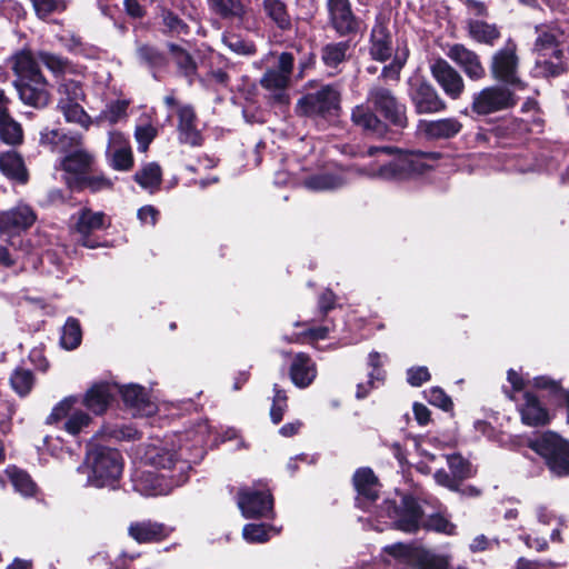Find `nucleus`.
I'll list each match as a JSON object with an SVG mask.
<instances>
[{
  "instance_id": "f257e3e1",
  "label": "nucleus",
  "mask_w": 569,
  "mask_h": 569,
  "mask_svg": "<svg viewBox=\"0 0 569 569\" xmlns=\"http://www.w3.org/2000/svg\"><path fill=\"white\" fill-rule=\"evenodd\" d=\"M190 470L189 460L178 456L173 449L150 445L141 456L140 466L132 472L131 480L140 495L162 496L186 483Z\"/></svg>"
},
{
  "instance_id": "f03ea898",
  "label": "nucleus",
  "mask_w": 569,
  "mask_h": 569,
  "mask_svg": "<svg viewBox=\"0 0 569 569\" xmlns=\"http://www.w3.org/2000/svg\"><path fill=\"white\" fill-rule=\"evenodd\" d=\"M393 149L390 147H371L367 156L375 157V161L365 167H352L350 174L386 182H402L423 174L432 168L430 161L437 159L436 153L399 152L392 159H387Z\"/></svg>"
},
{
  "instance_id": "7ed1b4c3",
  "label": "nucleus",
  "mask_w": 569,
  "mask_h": 569,
  "mask_svg": "<svg viewBox=\"0 0 569 569\" xmlns=\"http://www.w3.org/2000/svg\"><path fill=\"white\" fill-rule=\"evenodd\" d=\"M12 62V69L17 76L14 87L21 101L36 108L46 107L50 101L49 83L31 52L17 53Z\"/></svg>"
},
{
  "instance_id": "20e7f679",
  "label": "nucleus",
  "mask_w": 569,
  "mask_h": 569,
  "mask_svg": "<svg viewBox=\"0 0 569 569\" xmlns=\"http://www.w3.org/2000/svg\"><path fill=\"white\" fill-rule=\"evenodd\" d=\"M40 142L52 151L64 153L62 169L76 176L84 174L93 162V156L82 148L80 134H66L59 130L44 129L40 133Z\"/></svg>"
},
{
  "instance_id": "39448f33",
  "label": "nucleus",
  "mask_w": 569,
  "mask_h": 569,
  "mask_svg": "<svg viewBox=\"0 0 569 569\" xmlns=\"http://www.w3.org/2000/svg\"><path fill=\"white\" fill-rule=\"evenodd\" d=\"M78 471L88 472L87 483L92 487L114 489L123 471V459L116 449L96 447L88 451L84 466Z\"/></svg>"
},
{
  "instance_id": "423d86ee",
  "label": "nucleus",
  "mask_w": 569,
  "mask_h": 569,
  "mask_svg": "<svg viewBox=\"0 0 569 569\" xmlns=\"http://www.w3.org/2000/svg\"><path fill=\"white\" fill-rule=\"evenodd\" d=\"M530 447L545 458L556 476L569 475V442L555 432H545L530 442Z\"/></svg>"
},
{
  "instance_id": "0eeeda50",
  "label": "nucleus",
  "mask_w": 569,
  "mask_h": 569,
  "mask_svg": "<svg viewBox=\"0 0 569 569\" xmlns=\"http://www.w3.org/2000/svg\"><path fill=\"white\" fill-rule=\"evenodd\" d=\"M79 402L78 397L69 396L58 402L51 413L47 418L48 423H54L62 419L64 421V430L72 436H77L91 425L92 418L80 409H73Z\"/></svg>"
},
{
  "instance_id": "6e6552de",
  "label": "nucleus",
  "mask_w": 569,
  "mask_h": 569,
  "mask_svg": "<svg viewBox=\"0 0 569 569\" xmlns=\"http://www.w3.org/2000/svg\"><path fill=\"white\" fill-rule=\"evenodd\" d=\"M367 102L390 123L397 127H406V108L398 102L388 88L380 84L372 86L368 91Z\"/></svg>"
},
{
  "instance_id": "1a4fd4ad",
  "label": "nucleus",
  "mask_w": 569,
  "mask_h": 569,
  "mask_svg": "<svg viewBox=\"0 0 569 569\" xmlns=\"http://www.w3.org/2000/svg\"><path fill=\"white\" fill-rule=\"evenodd\" d=\"M292 68V54L283 52L278 59L277 67L268 69L260 80L261 86L271 93V97L276 101L280 103L288 102L286 89L289 84Z\"/></svg>"
},
{
  "instance_id": "9d476101",
  "label": "nucleus",
  "mask_w": 569,
  "mask_h": 569,
  "mask_svg": "<svg viewBox=\"0 0 569 569\" xmlns=\"http://www.w3.org/2000/svg\"><path fill=\"white\" fill-rule=\"evenodd\" d=\"M518 67L517 44L509 39L501 49L492 54L490 71L498 81L521 86V81L518 78Z\"/></svg>"
},
{
  "instance_id": "9b49d317",
  "label": "nucleus",
  "mask_w": 569,
  "mask_h": 569,
  "mask_svg": "<svg viewBox=\"0 0 569 569\" xmlns=\"http://www.w3.org/2000/svg\"><path fill=\"white\" fill-rule=\"evenodd\" d=\"M340 94L332 86H325L315 93L302 97L297 103V112L301 116L325 114L337 110Z\"/></svg>"
},
{
  "instance_id": "f8f14e48",
  "label": "nucleus",
  "mask_w": 569,
  "mask_h": 569,
  "mask_svg": "<svg viewBox=\"0 0 569 569\" xmlns=\"http://www.w3.org/2000/svg\"><path fill=\"white\" fill-rule=\"evenodd\" d=\"M511 91L501 87H487L476 93L472 99V111L478 114H490L515 104Z\"/></svg>"
},
{
  "instance_id": "ddd939ff",
  "label": "nucleus",
  "mask_w": 569,
  "mask_h": 569,
  "mask_svg": "<svg viewBox=\"0 0 569 569\" xmlns=\"http://www.w3.org/2000/svg\"><path fill=\"white\" fill-rule=\"evenodd\" d=\"M37 220L33 209L24 203L0 212V236L9 239L28 230Z\"/></svg>"
},
{
  "instance_id": "4468645a",
  "label": "nucleus",
  "mask_w": 569,
  "mask_h": 569,
  "mask_svg": "<svg viewBox=\"0 0 569 569\" xmlns=\"http://www.w3.org/2000/svg\"><path fill=\"white\" fill-rule=\"evenodd\" d=\"M450 472L439 469L435 472V480L438 485L452 491L458 490L460 483L475 475L471 463L461 455L453 453L445 456Z\"/></svg>"
},
{
  "instance_id": "2eb2a0df",
  "label": "nucleus",
  "mask_w": 569,
  "mask_h": 569,
  "mask_svg": "<svg viewBox=\"0 0 569 569\" xmlns=\"http://www.w3.org/2000/svg\"><path fill=\"white\" fill-rule=\"evenodd\" d=\"M433 79L452 100H457L465 91V81L461 74L445 59H437L430 66Z\"/></svg>"
},
{
  "instance_id": "dca6fc26",
  "label": "nucleus",
  "mask_w": 569,
  "mask_h": 569,
  "mask_svg": "<svg viewBox=\"0 0 569 569\" xmlns=\"http://www.w3.org/2000/svg\"><path fill=\"white\" fill-rule=\"evenodd\" d=\"M238 506L246 518L268 517L272 512L273 500L268 490L243 489L239 493Z\"/></svg>"
},
{
  "instance_id": "f3484780",
  "label": "nucleus",
  "mask_w": 569,
  "mask_h": 569,
  "mask_svg": "<svg viewBox=\"0 0 569 569\" xmlns=\"http://www.w3.org/2000/svg\"><path fill=\"white\" fill-rule=\"evenodd\" d=\"M425 511L412 497H402L399 506L392 507L390 517L397 529L415 532L419 529Z\"/></svg>"
},
{
  "instance_id": "a211bd4d",
  "label": "nucleus",
  "mask_w": 569,
  "mask_h": 569,
  "mask_svg": "<svg viewBox=\"0 0 569 569\" xmlns=\"http://www.w3.org/2000/svg\"><path fill=\"white\" fill-rule=\"evenodd\" d=\"M447 57L452 60L465 74L473 81L485 78L486 69L480 57L463 44L456 43L448 48Z\"/></svg>"
},
{
  "instance_id": "6ab92c4d",
  "label": "nucleus",
  "mask_w": 569,
  "mask_h": 569,
  "mask_svg": "<svg viewBox=\"0 0 569 569\" xmlns=\"http://www.w3.org/2000/svg\"><path fill=\"white\" fill-rule=\"evenodd\" d=\"M74 219V230L80 236L79 241L83 247L97 248L98 243L89 238V236L107 227L106 214L101 211H92L89 208H82Z\"/></svg>"
},
{
  "instance_id": "aec40b11",
  "label": "nucleus",
  "mask_w": 569,
  "mask_h": 569,
  "mask_svg": "<svg viewBox=\"0 0 569 569\" xmlns=\"http://www.w3.org/2000/svg\"><path fill=\"white\" fill-rule=\"evenodd\" d=\"M106 153L113 169L120 171L131 169L133 164L132 150L129 140L121 132L111 131L109 133Z\"/></svg>"
},
{
  "instance_id": "412c9836",
  "label": "nucleus",
  "mask_w": 569,
  "mask_h": 569,
  "mask_svg": "<svg viewBox=\"0 0 569 569\" xmlns=\"http://www.w3.org/2000/svg\"><path fill=\"white\" fill-rule=\"evenodd\" d=\"M410 96L418 113H436L447 108L446 102L430 83L416 82Z\"/></svg>"
},
{
  "instance_id": "4be33fe9",
  "label": "nucleus",
  "mask_w": 569,
  "mask_h": 569,
  "mask_svg": "<svg viewBox=\"0 0 569 569\" xmlns=\"http://www.w3.org/2000/svg\"><path fill=\"white\" fill-rule=\"evenodd\" d=\"M118 391L119 385L117 383H94L84 393L82 403L94 415H102L118 395Z\"/></svg>"
},
{
  "instance_id": "5701e85b",
  "label": "nucleus",
  "mask_w": 569,
  "mask_h": 569,
  "mask_svg": "<svg viewBox=\"0 0 569 569\" xmlns=\"http://www.w3.org/2000/svg\"><path fill=\"white\" fill-rule=\"evenodd\" d=\"M538 51L539 64H545L546 70L552 76L561 71L562 49L556 42L555 36L551 33L541 34L536 42Z\"/></svg>"
},
{
  "instance_id": "b1692460",
  "label": "nucleus",
  "mask_w": 569,
  "mask_h": 569,
  "mask_svg": "<svg viewBox=\"0 0 569 569\" xmlns=\"http://www.w3.org/2000/svg\"><path fill=\"white\" fill-rule=\"evenodd\" d=\"M118 395H121L126 406L131 408L134 415L151 416L156 412V405L149 400L146 389L139 385L119 386Z\"/></svg>"
},
{
  "instance_id": "393cba45",
  "label": "nucleus",
  "mask_w": 569,
  "mask_h": 569,
  "mask_svg": "<svg viewBox=\"0 0 569 569\" xmlns=\"http://www.w3.org/2000/svg\"><path fill=\"white\" fill-rule=\"evenodd\" d=\"M518 411L521 417V421L531 427L543 426L550 421L549 411L539 399L531 392H525L522 396V402L518 403Z\"/></svg>"
},
{
  "instance_id": "a878e982",
  "label": "nucleus",
  "mask_w": 569,
  "mask_h": 569,
  "mask_svg": "<svg viewBox=\"0 0 569 569\" xmlns=\"http://www.w3.org/2000/svg\"><path fill=\"white\" fill-rule=\"evenodd\" d=\"M197 117L191 106H182L178 110V133L182 143L192 147L202 143V136L197 128Z\"/></svg>"
},
{
  "instance_id": "bb28decb",
  "label": "nucleus",
  "mask_w": 569,
  "mask_h": 569,
  "mask_svg": "<svg viewBox=\"0 0 569 569\" xmlns=\"http://www.w3.org/2000/svg\"><path fill=\"white\" fill-rule=\"evenodd\" d=\"M355 488L358 492L357 502L360 508L366 509L367 503L373 502L378 498V481L372 470L361 468L353 476Z\"/></svg>"
},
{
  "instance_id": "cd10ccee",
  "label": "nucleus",
  "mask_w": 569,
  "mask_h": 569,
  "mask_svg": "<svg viewBox=\"0 0 569 569\" xmlns=\"http://www.w3.org/2000/svg\"><path fill=\"white\" fill-rule=\"evenodd\" d=\"M393 52L391 36L387 27L378 22L373 26L370 34L369 54L379 62L387 61Z\"/></svg>"
},
{
  "instance_id": "c85d7f7f",
  "label": "nucleus",
  "mask_w": 569,
  "mask_h": 569,
  "mask_svg": "<svg viewBox=\"0 0 569 569\" xmlns=\"http://www.w3.org/2000/svg\"><path fill=\"white\" fill-rule=\"evenodd\" d=\"M419 128L430 139H450L461 131L462 123L457 118H442L421 121Z\"/></svg>"
},
{
  "instance_id": "c756f323",
  "label": "nucleus",
  "mask_w": 569,
  "mask_h": 569,
  "mask_svg": "<svg viewBox=\"0 0 569 569\" xmlns=\"http://www.w3.org/2000/svg\"><path fill=\"white\" fill-rule=\"evenodd\" d=\"M129 536L140 543L159 541L168 536L162 523L150 520L132 522L128 528Z\"/></svg>"
},
{
  "instance_id": "7c9ffc66",
  "label": "nucleus",
  "mask_w": 569,
  "mask_h": 569,
  "mask_svg": "<svg viewBox=\"0 0 569 569\" xmlns=\"http://www.w3.org/2000/svg\"><path fill=\"white\" fill-rule=\"evenodd\" d=\"M317 369L315 362L305 353H298L290 367V378L298 388H306L315 380Z\"/></svg>"
},
{
  "instance_id": "2f4dec72",
  "label": "nucleus",
  "mask_w": 569,
  "mask_h": 569,
  "mask_svg": "<svg viewBox=\"0 0 569 569\" xmlns=\"http://www.w3.org/2000/svg\"><path fill=\"white\" fill-rule=\"evenodd\" d=\"M328 7L333 27L339 33L345 34L355 29V19L348 0H329Z\"/></svg>"
},
{
  "instance_id": "473e14b6",
  "label": "nucleus",
  "mask_w": 569,
  "mask_h": 569,
  "mask_svg": "<svg viewBox=\"0 0 569 569\" xmlns=\"http://www.w3.org/2000/svg\"><path fill=\"white\" fill-rule=\"evenodd\" d=\"M348 182L346 172L321 173L308 178L305 186L315 191L336 190Z\"/></svg>"
},
{
  "instance_id": "72a5a7b5",
  "label": "nucleus",
  "mask_w": 569,
  "mask_h": 569,
  "mask_svg": "<svg viewBox=\"0 0 569 569\" xmlns=\"http://www.w3.org/2000/svg\"><path fill=\"white\" fill-rule=\"evenodd\" d=\"M351 119L356 126L372 133H381L385 128L380 119L365 104L353 108Z\"/></svg>"
},
{
  "instance_id": "f704fd0d",
  "label": "nucleus",
  "mask_w": 569,
  "mask_h": 569,
  "mask_svg": "<svg viewBox=\"0 0 569 569\" xmlns=\"http://www.w3.org/2000/svg\"><path fill=\"white\" fill-rule=\"evenodd\" d=\"M469 36L479 43L493 46L500 38V31L496 24L481 20H471L468 23Z\"/></svg>"
},
{
  "instance_id": "c9c22d12",
  "label": "nucleus",
  "mask_w": 569,
  "mask_h": 569,
  "mask_svg": "<svg viewBox=\"0 0 569 569\" xmlns=\"http://www.w3.org/2000/svg\"><path fill=\"white\" fill-rule=\"evenodd\" d=\"M0 171L7 177L20 182L27 181V171L22 159L14 152L0 156Z\"/></svg>"
},
{
  "instance_id": "e433bc0d",
  "label": "nucleus",
  "mask_w": 569,
  "mask_h": 569,
  "mask_svg": "<svg viewBox=\"0 0 569 569\" xmlns=\"http://www.w3.org/2000/svg\"><path fill=\"white\" fill-rule=\"evenodd\" d=\"M210 9L223 19H242L246 8L241 0H208Z\"/></svg>"
},
{
  "instance_id": "4c0bfd02",
  "label": "nucleus",
  "mask_w": 569,
  "mask_h": 569,
  "mask_svg": "<svg viewBox=\"0 0 569 569\" xmlns=\"http://www.w3.org/2000/svg\"><path fill=\"white\" fill-rule=\"evenodd\" d=\"M58 108L62 112L67 122L79 124L83 129H89V127L94 122L80 106V102H58Z\"/></svg>"
},
{
  "instance_id": "58836bf2",
  "label": "nucleus",
  "mask_w": 569,
  "mask_h": 569,
  "mask_svg": "<svg viewBox=\"0 0 569 569\" xmlns=\"http://www.w3.org/2000/svg\"><path fill=\"white\" fill-rule=\"evenodd\" d=\"M161 168L156 162L144 164L134 174V180L144 189H149L153 192L161 182Z\"/></svg>"
},
{
  "instance_id": "ea45409f",
  "label": "nucleus",
  "mask_w": 569,
  "mask_h": 569,
  "mask_svg": "<svg viewBox=\"0 0 569 569\" xmlns=\"http://www.w3.org/2000/svg\"><path fill=\"white\" fill-rule=\"evenodd\" d=\"M7 475L17 492L23 497H31L36 493L37 486L30 476L16 467L7 469Z\"/></svg>"
},
{
  "instance_id": "a19ab883",
  "label": "nucleus",
  "mask_w": 569,
  "mask_h": 569,
  "mask_svg": "<svg viewBox=\"0 0 569 569\" xmlns=\"http://www.w3.org/2000/svg\"><path fill=\"white\" fill-rule=\"evenodd\" d=\"M263 10L268 18H270L278 28L286 30L291 26V20L288 14L286 4L280 0H264Z\"/></svg>"
},
{
  "instance_id": "79ce46f5",
  "label": "nucleus",
  "mask_w": 569,
  "mask_h": 569,
  "mask_svg": "<svg viewBox=\"0 0 569 569\" xmlns=\"http://www.w3.org/2000/svg\"><path fill=\"white\" fill-rule=\"evenodd\" d=\"M82 331L79 321L76 318H68L60 338L62 348L73 350L81 343Z\"/></svg>"
},
{
  "instance_id": "37998d69",
  "label": "nucleus",
  "mask_w": 569,
  "mask_h": 569,
  "mask_svg": "<svg viewBox=\"0 0 569 569\" xmlns=\"http://www.w3.org/2000/svg\"><path fill=\"white\" fill-rule=\"evenodd\" d=\"M11 388L20 397L27 396L34 385V376L31 370L17 368L10 377Z\"/></svg>"
},
{
  "instance_id": "c03bdc74",
  "label": "nucleus",
  "mask_w": 569,
  "mask_h": 569,
  "mask_svg": "<svg viewBox=\"0 0 569 569\" xmlns=\"http://www.w3.org/2000/svg\"><path fill=\"white\" fill-rule=\"evenodd\" d=\"M38 59L42 62L56 77H62L72 71V66L67 59L52 54L47 51H40Z\"/></svg>"
},
{
  "instance_id": "a18cd8bd",
  "label": "nucleus",
  "mask_w": 569,
  "mask_h": 569,
  "mask_svg": "<svg viewBox=\"0 0 569 569\" xmlns=\"http://www.w3.org/2000/svg\"><path fill=\"white\" fill-rule=\"evenodd\" d=\"M128 102L124 100H116L106 106V109L100 112L96 118V123L108 122L109 124L117 123L126 116Z\"/></svg>"
},
{
  "instance_id": "49530a36",
  "label": "nucleus",
  "mask_w": 569,
  "mask_h": 569,
  "mask_svg": "<svg viewBox=\"0 0 569 569\" xmlns=\"http://www.w3.org/2000/svg\"><path fill=\"white\" fill-rule=\"evenodd\" d=\"M408 54L407 48H398L392 61L382 68L381 78L398 82L400 79V72L407 62Z\"/></svg>"
},
{
  "instance_id": "de8ad7c7",
  "label": "nucleus",
  "mask_w": 569,
  "mask_h": 569,
  "mask_svg": "<svg viewBox=\"0 0 569 569\" xmlns=\"http://www.w3.org/2000/svg\"><path fill=\"white\" fill-rule=\"evenodd\" d=\"M60 94L58 102H80L84 99V92L80 82L63 79L58 87Z\"/></svg>"
},
{
  "instance_id": "09e8293b",
  "label": "nucleus",
  "mask_w": 569,
  "mask_h": 569,
  "mask_svg": "<svg viewBox=\"0 0 569 569\" xmlns=\"http://www.w3.org/2000/svg\"><path fill=\"white\" fill-rule=\"evenodd\" d=\"M0 138L9 144H16L22 140V130L18 122L9 118L8 111L0 120Z\"/></svg>"
},
{
  "instance_id": "8fccbe9b",
  "label": "nucleus",
  "mask_w": 569,
  "mask_h": 569,
  "mask_svg": "<svg viewBox=\"0 0 569 569\" xmlns=\"http://www.w3.org/2000/svg\"><path fill=\"white\" fill-rule=\"evenodd\" d=\"M169 50L173 61L184 76H191L196 71V63L191 56L177 44H169Z\"/></svg>"
},
{
  "instance_id": "3c124183",
  "label": "nucleus",
  "mask_w": 569,
  "mask_h": 569,
  "mask_svg": "<svg viewBox=\"0 0 569 569\" xmlns=\"http://www.w3.org/2000/svg\"><path fill=\"white\" fill-rule=\"evenodd\" d=\"M348 49L347 42L328 44L322 51V60L328 67H337L345 60Z\"/></svg>"
},
{
  "instance_id": "603ef678",
  "label": "nucleus",
  "mask_w": 569,
  "mask_h": 569,
  "mask_svg": "<svg viewBox=\"0 0 569 569\" xmlns=\"http://www.w3.org/2000/svg\"><path fill=\"white\" fill-rule=\"evenodd\" d=\"M37 16L46 19L52 13L62 12L66 8L64 0H30Z\"/></svg>"
},
{
  "instance_id": "864d4df0",
  "label": "nucleus",
  "mask_w": 569,
  "mask_h": 569,
  "mask_svg": "<svg viewBox=\"0 0 569 569\" xmlns=\"http://www.w3.org/2000/svg\"><path fill=\"white\" fill-rule=\"evenodd\" d=\"M222 41L226 47L237 54L251 56L256 51L252 42L246 41L237 34H224Z\"/></svg>"
},
{
  "instance_id": "5fc2aeb1",
  "label": "nucleus",
  "mask_w": 569,
  "mask_h": 569,
  "mask_svg": "<svg viewBox=\"0 0 569 569\" xmlns=\"http://www.w3.org/2000/svg\"><path fill=\"white\" fill-rule=\"evenodd\" d=\"M269 530L271 528L262 523H248L243 527L242 536L248 542L261 543L269 539Z\"/></svg>"
},
{
  "instance_id": "6e6d98bb",
  "label": "nucleus",
  "mask_w": 569,
  "mask_h": 569,
  "mask_svg": "<svg viewBox=\"0 0 569 569\" xmlns=\"http://www.w3.org/2000/svg\"><path fill=\"white\" fill-rule=\"evenodd\" d=\"M425 527L446 535H453L456 530V526L441 512L429 516Z\"/></svg>"
},
{
  "instance_id": "4d7b16f0",
  "label": "nucleus",
  "mask_w": 569,
  "mask_h": 569,
  "mask_svg": "<svg viewBox=\"0 0 569 569\" xmlns=\"http://www.w3.org/2000/svg\"><path fill=\"white\" fill-rule=\"evenodd\" d=\"M157 133V129L150 123L137 126L134 130V138L138 143V150L146 152Z\"/></svg>"
},
{
  "instance_id": "13d9d810",
  "label": "nucleus",
  "mask_w": 569,
  "mask_h": 569,
  "mask_svg": "<svg viewBox=\"0 0 569 569\" xmlns=\"http://www.w3.org/2000/svg\"><path fill=\"white\" fill-rule=\"evenodd\" d=\"M274 395L272 398V406L270 409V417L273 423H279L287 409V396L283 390L279 389L277 385L273 388Z\"/></svg>"
},
{
  "instance_id": "bf43d9fd",
  "label": "nucleus",
  "mask_w": 569,
  "mask_h": 569,
  "mask_svg": "<svg viewBox=\"0 0 569 569\" xmlns=\"http://www.w3.org/2000/svg\"><path fill=\"white\" fill-rule=\"evenodd\" d=\"M82 188L89 189L91 192H99L112 188L113 182L104 176H88L80 180Z\"/></svg>"
},
{
  "instance_id": "052dcab7",
  "label": "nucleus",
  "mask_w": 569,
  "mask_h": 569,
  "mask_svg": "<svg viewBox=\"0 0 569 569\" xmlns=\"http://www.w3.org/2000/svg\"><path fill=\"white\" fill-rule=\"evenodd\" d=\"M138 56L141 61L148 63L150 67H161L164 64V57L156 48L150 46H141L138 48Z\"/></svg>"
},
{
  "instance_id": "680f3d73",
  "label": "nucleus",
  "mask_w": 569,
  "mask_h": 569,
  "mask_svg": "<svg viewBox=\"0 0 569 569\" xmlns=\"http://www.w3.org/2000/svg\"><path fill=\"white\" fill-rule=\"evenodd\" d=\"M428 401L443 410H449L452 407L451 399L440 388H431L426 392Z\"/></svg>"
},
{
  "instance_id": "e2e57ef3",
  "label": "nucleus",
  "mask_w": 569,
  "mask_h": 569,
  "mask_svg": "<svg viewBox=\"0 0 569 569\" xmlns=\"http://www.w3.org/2000/svg\"><path fill=\"white\" fill-rule=\"evenodd\" d=\"M385 551L392 557L406 562H410L413 559V555L416 553V550L412 547L403 543L387 546Z\"/></svg>"
},
{
  "instance_id": "0e129e2a",
  "label": "nucleus",
  "mask_w": 569,
  "mask_h": 569,
  "mask_svg": "<svg viewBox=\"0 0 569 569\" xmlns=\"http://www.w3.org/2000/svg\"><path fill=\"white\" fill-rule=\"evenodd\" d=\"M368 365L372 369L369 372L370 383L376 380L381 381L383 379V371L381 370V366L383 365V356L376 351L369 353Z\"/></svg>"
},
{
  "instance_id": "69168bd1",
  "label": "nucleus",
  "mask_w": 569,
  "mask_h": 569,
  "mask_svg": "<svg viewBox=\"0 0 569 569\" xmlns=\"http://www.w3.org/2000/svg\"><path fill=\"white\" fill-rule=\"evenodd\" d=\"M429 379L430 373L427 367H412L407 371V381L413 387H419Z\"/></svg>"
},
{
  "instance_id": "338daca9",
  "label": "nucleus",
  "mask_w": 569,
  "mask_h": 569,
  "mask_svg": "<svg viewBox=\"0 0 569 569\" xmlns=\"http://www.w3.org/2000/svg\"><path fill=\"white\" fill-rule=\"evenodd\" d=\"M161 17L168 31L176 32L178 34L184 31L186 24L171 11H162Z\"/></svg>"
},
{
  "instance_id": "774afa93",
  "label": "nucleus",
  "mask_w": 569,
  "mask_h": 569,
  "mask_svg": "<svg viewBox=\"0 0 569 569\" xmlns=\"http://www.w3.org/2000/svg\"><path fill=\"white\" fill-rule=\"evenodd\" d=\"M159 211L152 206H144L138 210V218L144 224L154 226Z\"/></svg>"
}]
</instances>
